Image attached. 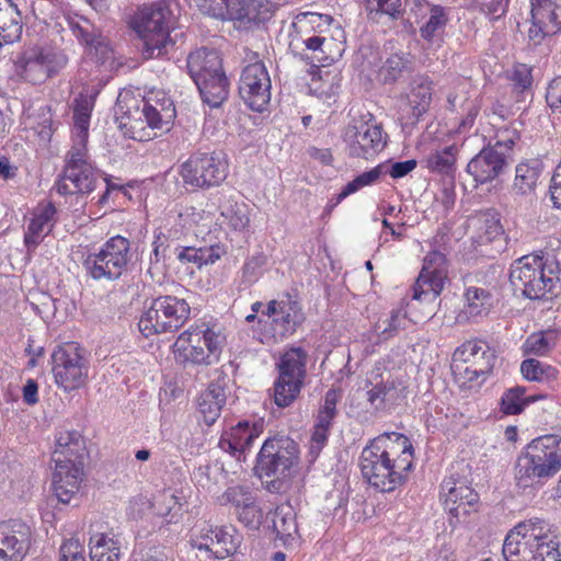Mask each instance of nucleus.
Returning a JSON list of instances; mask_svg holds the SVG:
<instances>
[{
	"label": "nucleus",
	"instance_id": "1",
	"mask_svg": "<svg viewBox=\"0 0 561 561\" xmlns=\"http://www.w3.org/2000/svg\"><path fill=\"white\" fill-rule=\"evenodd\" d=\"M413 458L410 439L401 433L390 432L375 437L362 450L359 467L371 486L390 492L404 483Z\"/></svg>",
	"mask_w": 561,
	"mask_h": 561
},
{
	"label": "nucleus",
	"instance_id": "2",
	"mask_svg": "<svg viewBox=\"0 0 561 561\" xmlns=\"http://www.w3.org/2000/svg\"><path fill=\"white\" fill-rule=\"evenodd\" d=\"M510 282L515 290L529 299H539L561 289V250L528 254L514 261Z\"/></svg>",
	"mask_w": 561,
	"mask_h": 561
},
{
	"label": "nucleus",
	"instance_id": "3",
	"mask_svg": "<svg viewBox=\"0 0 561 561\" xmlns=\"http://www.w3.org/2000/svg\"><path fill=\"white\" fill-rule=\"evenodd\" d=\"M84 457L85 442L78 431L64 430L57 434L53 453V490L59 502L68 504L78 494Z\"/></svg>",
	"mask_w": 561,
	"mask_h": 561
},
{
	"label": "nucleus",
	"instance_id": "4",
	"mask_svg": "<svg viewBox=\"0 0 561 561\" xmlns=\"http://www.w3.org/2000/svg\"><path fill=\"white\" fill-rule=\"evenodd\" d=\"M561 470V437L545 435L531 440L515 463L519 488H533Z\"/></svg>",
	"mask_w": 561,
	"mask_h": 561
},
{
	"label": "nucleus",
	"instance_id": "5",
	"mask_svg": "<svg viewBox=\"0 0 561 561\" xmlns=\"http://www.w3.org/2000/svg\"><path fill=\"white\" fill-rule=\"evenodd\" d=\"M152 99L141 100L142 106L138 105V101L134 98L129 100L118 99L114 115L121 129H125L126 134L134 139L142 140L144 137L151 138L150 134L139 135L142 131L144 123L152 130H169L173 118L175 117V108L170 99H163L162 102L156 101L151 103ZM158 135L153 133L152 137Z\"/></svg>",
	"mask_w": 561,
	"mask_h": 561
},
{
	"label": "nucleus",
	"instance_id": "6",
	"mask_svg": "<svg viewBox=\"0 0 561 561\" xmlns=\"http://www.w3.org/2000/svg\"><path fill=\"white\" fill-rule=\"evenodd\" d=\"M133 27L142 42L145 58L159 57L174 44L171 33L175 31L173 15L163 3H156L139 11Z\"/></svg>",
	"mask_w": 561,
	"mask_h": 561
},
{
	"label": "nucleus",
	"instance_id": "7",
	"mask_svg": "<svg viewBox=\"0 0 561 561\" xmlns=\"http://www.w3.org/2000/svg\"><path fill=\"white\" fill-rule=\"evenodd\" d=\"M298 444L289 437L266 439L257 455L255 470L260 479H266L278 489L282 481L291 477L298 466Z\"/></svg>",
	"mask_w": 561,
	"mask_h": 561
},
{
	"label": "nucleus",
	"instance_id": "8",
	"mask_svg": "<svg viewBox=\"0 0 561 561\" xmlns=\"http://www.w3.org/2000/svg\"><path fill=\"white\" fill-rule=\"evenodd\" d=\"M190 314L191 307L185 299L171 295L159 296L142 312L138 328L146 337L174 332L183 327Z\"/></svg>",
	"mask_w": 561,
	"mask_h": 561
},
{
	"label": "nucleus",
	"instance_id": "9",
	"mask_svg": "<svg viewBox=\"0 0 561 561\" xmlns=\"http://www.w3.org/2000/svg\"><path fill=\"white\" fill-rule=\"evenodd\" d=\"M198 10L221 22H231L238 30H251L265 21L262 0H191Z\"/></svg>",
	"mask_w": 561,
	"mask_h": 561
},
{
	"label": "nucleus",
	"instance_id": "10",
	"mask_svg": "<svg viewBox=\"0 0 561 561\" xmlns=\"http://www.w3.org/2000/svg\"><path fill=\"white\" fill-rule=\"evenodd\" d=\"M130 260V243L115 236L99 252L90 253L83 261L87 273L95 280H115L121 277Z\"/></svg>",
	"mask_w": 561,
	"mask_h": 561
},
{
	"label": "nucleus",
	"instance_id": "11",
	"mask_svg": "<svg viewBox=\"0 0 561 561\" xmlns=\"http://www.w3.org/2000/svg\"><path fill=\"white\" fill-rule=\"evenodd\" d=\"M495 362V355L482 341H467L453 354L451 373L457 382L466 385L489 374Z\"/></svg>",
	"mask_w": 561,
	"mask_h": 561
},
{
	"label": "nucleus",
	"instance_id": "12",
	"mask_svg": "<svg viewBox=\"0 0 561 561\" xmlns=\"http://www.w3.org/2000/svg\"><path fill=\"white\" fill-rule=\"evenodd\" d=\"M53 375L56 383L65 391L84 386L88 379L89 362L84 351L76 343L57 346L51 354Z\"/></svg>",
	"mask_w": 561,
	"mask_h": 561
},
{
	"label": "nucleus",
	"instance_id": "13",
	"mask_svg": "<svg viewBox=\"0 0 561 561\" xmlns=\"http://www.w3.org/2000/svg\"><path fill=\"white\" fill-rule=\"evenodd\" d=\"M98 173L87 157V149L72 146L66 157L62 175L56 184L59 194H89L98 182Z\"/></svg>",
	"mask_w": 561,
	"mask_h": 561
},
{
	"label": "nucleus",
	"instance_id": "14",
	"mask_svg": "<svg viewBox=\"0 0 561 561\" xmlns=\"http://www.w3.org/2000/svg\"><path fill=\"white\" fill-rule=\"evenodd\" d=\"M228 164L217 152H197L181 164L183 183L192 188H209L227 178Z\"/></svg>",
	"mask_w": 561,
	"mask_h": 561
},
{
	"label": "nucleus",
	"instance_id": "15",
	"mask_svg": "<svg viewBox=\"0 0 561 561\" xmlns=\"http://www.w3.org/2000/svg\"><path fill=\"white\" fill-rule=\"evenodd\" d=\"M68 62L64 53L37 46L26 48L15 61L18 73L33 84L43 83L58 73Z\"/></svg>",
	"mask_w": 561,
	"mask_h": 561
},
{
	"label": "nucleus",
	"instance_id": "16",
	"mask_svg": "<svg viewBox=\"0 0 561 561\" xmlns=\"http://www.w3.org/2000/svg\"><path fill=\"white\" fill-rule=\"evenodd\" d=\"M176 343L184 350L186 360L209 366L218 362L225 336L209 328H195L182 332Z\"/></svg>",
	"mask_w": 561,
	"mask_h": 561
},
{
	"label": "nucleus",
	"instance_id": "17",
	"mask_svg": "<svg viewBox=\"0 0 561 561\" xmlns=\"http://www.w3.org/2000/svg\"><path fill=\"white\" fill-rule=\"evenodd\" d=\"M239 94L255 112H263L271 101V78L263 62L245 66L239 81Z\"/></svg>",
	"mask_w": 561,
	"mask_h": 561
},
{
	"label": "nucleus",
	"instance_id": "18",
	"mask_svg": "<svg viewBox=\"0 0 561 561\" xmlns=\"http://www.w3.org/2000/svg\"><path fill=\"white\" fill-rule=\"evenodd\" d=\"M344 137L350 154L365 160L373 159L386 146L382 128L379 125L368 123L348 125Z\"/></svg>",
	"mask_w": 561,
	"mask_h": 561
},
{
	"label": "nucleus",
	"instance_id": "19",
	"mask_svg": "<svg viewBox=\"0 0 561 561\" xmlns=\"http://www.w3.org/2000/svg\"><path fill=\"white\" fill-rule=\"evenodd\" d=\"M31 527L21 519L0 522V561H22L31 546Z\"/></svg>",
	"mask_w": 561,
	"mask_h": 561
},
{
	"label": "nucleus",
	"instance_id": "20",
	"mask_svg": "<svg viewBox=\"0 0 561 561\" xmlns=\"http://www.w3.org/2000/svg\"><path fill=\"white\" fill-rule=\"evenodd\" d=\"M561 30V3L557 0H533L529 38L539 44Z\"/></svg>",
	"mask_w": 561,
	"mask_h": 561
},
{
	"label": "nucleus",
	"instance_id": "21",
	"mask_svg": "<svg viewBox=\"0 0 561 561\" xmlns=\"http://www.w3.org/2000/svg\"><path fill=\"white\" fill-rule=\"evenodd\" d=\"M506 153L502 151L501 144L483 148L467 164V172L477 183H488L500 176L506 167Z\"/></svg>",
	"mask_w": 561,
	"mask_h": 561
},
{
	"label": "nucleus",
	"instance_id": "22",
	"mask_svg": "<svg viewBox=\"0 0 561 561\" xmlns=\"http://www.w3.org/2000/svg\"><path fill=\"white\" fill-rule=\"evenodd\" d=\"M68 26L72 34L88 47L89 54L98 62L104 64L113 58L114 53L110 43L88 19L83 16L70 18L68 19Z\"/></svg>",
	"mask_w": 561,
	"mask_h": 561
},
{
	"label": "nucleus",
	"instance_id": "23",
	"mask_svg": "<svg viewBox=\"0 0 561 561\" xmlns=\"http://www.w3.org/2000/svg\"><path fill=\"white\" fill-rule=\"evenodd\" d=\"M433 82L424 76H416L410 82L409 91L404 95V108L408 119L417 122L425 114L432 103Z\"/></svg>",
	"mask_w": 561,
	"mask_h": 561
},
{
	"label": "nucleus",
	"instance_id": "24",
	"mask_svg": "<svg viewBox=\"0 0 561 561\" xmlns=\"http://www.w3.org/2000/svg\"><path fill=\"white\" fill-rule=\"evenodd\" d=\"M512 531L518 533L519 537L543 550L559 551V541L552 535V527L543 518L531 517L516 525Z\"/></svg>",
	"mask_w": 561,
	"mask_h": 561
},
{
	"label": "nucleus",
	"instance_id": "25",
	"mask_svg": "<svg viewBox=\"0 0 561 561\" xmlns=\"http://www.w3.org/2000/svg\"><path fill=\"white\" fill-rule=\"evenodd\" d=\"M443 488H448L445 494V508L455 517L469 515L476 511L479 501L478 493L463 482H445Z\"/></svg>",
	"mask_w": 561,
	"mask_h": 561
},
{
	"label": "nucleus",
	"instance_id": "26",
	"mask_svg": "<svg viewBox=\"0 0 561 561\" xmlns=\"http://www.w3.org/2000/svg\"><path fill=\"white\" fill-rule=\"evenodd\" d=\"M187 69L194 82L215 77L224 71L221 59L215 49L201 48L187 57Z\"/></svg>",
	"mask_w": 561,
	"mask_h": 561
},
{
	"label": "nucleus",
	"instance_id": "27",
	"mask_svg": "<svg viewBox=\"0 0 561 561\" xmlns=\"http://www.w3.org/2000/svg\"><path fill=\"white\" fill-rule=\"evenodd\" d=\"M23 28L21 11L13 0H0V47L20 39Z\"/></svg>",
	"mask_w": 561,
	"mask_h": 561
},
{
	"label": "nucleus",
	"instance_id": "28",
	"mask_svg": "<svg viewBox=\"0 0 561 561\" xmlns=\"http://www.w3.org/2000/svg\"><path fill=\"white\" fill-rule=\"evenodd\" d=\"M256 437L255 428L250 427L248 422H239L221 436L219 447L241 460L244 451L250 448Z\"/></svg>",
	"mask_w": 561,
	"mask_h": 561
},
{
	"label": "nucleus",
	"instance_id": "29",
	"mask_svg": "<svg viewBox=\"0 0 561 561\" xmlns=\"http://www.w3.org/2000/svg\"><path fill=\"white\" fill-rule=\"evenodd\" d=\"M207 531L211 536L206 535L210 542H206L205 547L209 551H213L219 559H225L233 554L241 543V535L231 525L216 527L215 529L209 528Z\"/></svg>",
	"mask_w": 561,
	"mask_h": 561
},
{
	"label": "nucleus",
	"instance_id": "30",
	"mask_svg": "<svg viewBox=\"0 0 561 561\" xmlns=\"http://www.w3.org/2000/svg\"><path fill=\"white\" fill-rule=\"evenodd\" d=\"M364 5L368 20L374 23L390 27L399 20L405 22L402 0H364Z\"/></svg>",
	"mask_w": 561,
	"mask_h": 561
},
{
	"label": "nucleus",
	"instance_id": "31",
	"mask_svg": "<svg viewBox=\"0 0 561 561\" xmlns=\"http://www.w3.org/2000/svg\"><path fill=\"white\" fill-rule=\"evenodd\" d=\"M307 353L301 347L286 351L277 363L278 377L304 385L306 377Z\"/></svg>",
	"mask_w": 561,
	"mask_h": 561
},
{
	"label": "nucleus",
	"instance_id": "32",
	"mask_svg": "<svg viewBox=\"0 0 561 561\" xmlns=\"http://www.w3.org/2000/svg\"><path fill=\"white\" fill-rule=\"evenodd\" d=\"M447 277L445 255L438 251L430 252L423 261V267L419 274V285L432 282L434 289L443 290L444 282Z\"/></svg>",
	"mask_w": 561,
	"mask_h": 561
},
{
	"label": "nucleus",
	"instance_id": "33",
	"mask_svg": "<svg viewBox=\"0 0 561 561\" xmlns=\"http://www.w3.org/2000/svg\"><path fill=\"white\" fill-rule=\"evenodd\" d=\"M226 403V393L221 386L210 383L198 398V411L207 425H211L219 417Z\"/></svg>",
	"mask_w": 561,
	"mask_h": 561
},
{
	"label": "nucleus",
	"instance_id": "34",
	"mask_svg": "<svg viewBox=\"0 0 561 561\" xmlns=\"http://www.w3.org/2000/svg\"><path fill=\"white\" fill-rule=\"evenodd\" d=\"M469 227L472 229V240L477 245H484L501 239L503 228L500 220L490 214H482L473 218Z\"/></svg>",
	"mask_w": 561,
	"mask_h": 561
},
{
	"label": "nucleus",
	"instance_id": "35",
	"mask_svg": "<svg viewBox=\"0 0 561 561\" xmlns=\"http://www.w3.org/2000/svg\"><path fill=\"white\" fill-rule=\"evenodd\" d=\"M416 7L423 14V16H427V21L420 28V33L422 38L426 41H432L438 33L443 32L447 22L448 14L446 10L436 4H432L427 1H416Z\"/></svg>",
	"mask_w": 561,
	"mask_h": 561
},
{
	"label": "nucleus",
	"instance_id": "36",
	"mask_svg": "<svg viewBox=\"0 0 561 561\" xmlns=\"http://www.w3.org/2000/svg\"><path fill=\"white\" fill-rule=\"evenodd\" d=\"M204 103L218 107L228 96V80L224 71L213 78L195 82Z\"/></svg>",
	"mask_w": 561,
	"mask_h": 561
},
{
	"label": "nucleus",
	"instance_id": "37",
	"mask_svg": "<svg viewBox=\"0 0 561 561\" xmlns=\"http://www.w3.org/2000/svg\"><path fill=\"white\" fill-rule=\"evenodd\" d=\"M304 321V314L297 302L279 305L278 316L273 318L274 335L280 337L293 334Z\"/></svg>",
	"mask_w": 561,
	"mask_h": 561
},
{
	"label": "nucleus",
	"instance_id": "38",
	"mask_svg": "<svg viewBox=\"0 0 561 561\" xmlns=\"http://www.w3.org/2000/svg\"><path fill=\"white\" fill-rule=\"evenodd\" d=\"M304 44L309 50L316 54V58L322 62H331L336 56L341 55L340 45L332 36H327L322 30L318 34L304 39Z\"/></svg>",
	"mask_w": 561,
	"mask_h": 561
},
{
	"label": "nucleus",
	"instance_id": "39",
	"mask_svg": "<svg viewBox=\"0 0 561 561\" xmlns=\"http://www.w3.org/2000/svg\"><path fill=\"white\" fill-rule=\"evenodd\" d=\"M539 164L537 162H522L515 170V179L512 191L516 195H529L534 193L539 179Z\"/></svg>",
	"mask_w": 561,
	"mask_h": 561
},
{
	"label": "nucleus",
	"instance_id": "40",
	"mask_svg": "<svg viewBox=\"0 0 561 561\" xmlns=\"http://www.w3.org/2000/svg\"><path fill=\"white\" fill-rule=\"evenodd\" d=\"M412 69V59L408 53L390 55L379 69L378 76L383 83L396 82L404 72Z\"/></svg>",
	"mask_w": 561,
	"mask_h": 561
},
{
	"label": "nucleus",
	"instance_id": "41",
	"mask_svg": "<svg viewBox=\"0 0 561 561\" xmlns=\"http://www.w3.org/2000/svg\"><path fill=\"white\" fill-rule=\"evenodd\" d=\"M56 213L54 205H46L38 214L34 216L27 227V232L24 237L25 244L36 247L42 237L50 230L53 217Z\"/></svg>",
	"mask_w": 561,
	"mask_h": 561
},
{
	"label": "nucleus",
	"instance_id": "42",
	"mask_svg": "<svg viewBox=\"0 0 561 561\" xmlns=\"http://www.w3.org/2000/svg\"><path fill=\"white\" fill-rule=\"evenodd\" d=\"M90 543L91 561H119L121 545L117 539L99 534L91 538Z\"/></svg>",
	"mask_w": 561,
	"mask_h": 561
},
{
	"label": "nucleus",
	"instance_id": "43",
	"mask_svg": "<svg viewBox=\"0 0 561 561\" xmlns=\"http://www.w3.org/2000/svg\"><path fill=\"white\" fill-rule=\"evenodd\" d=\"M458 154V147L456 145L446 146L431 153L427 157V168L440 174H453Z\"/></svg>",
	"mask_w": 561,
	"mask_h": 561
},
{
	"label": "nucleus",
	"instance_id": "44",
	"mask_svg": "<svg viewBox=\"0 0 561 561\" xmlns=\"http://www.w3.org/2000/svg\"><path fill=\"white\" fill-rule=\"evenodd\" d=\"M399 392L393 381L377 383L368 391V400L377 410H383L396 404Z\"/></svg>",
	"mask_w": 561,
	"mask_h": 561
},
{
	"label": "nucleus",
	"instance_id": "45",
	"mask_svg": "<svg viewBox=\"0 0 561 561\" xmlns=\"http://www.w3.org/2000/svg\"><path fill=\"white\" fill-rule=\"evenodd\" d=\"M466 300V313L472 317L488 314L492 307V295L483 288H468Z\"/></svg>",
	"mask_w": 561,
	"mask_h": 561
},
{
	"label": "nucleus",
	"instance_id": "46",
	"mask_svg": "<svg viewBox=\"0 0 561 561\" xmlns=\"http://www.w3.org/2000/svg\"><path fill=\"white\" fill-rule=\"evenodd\" d=\"M219 247L194 248L187 247L181 249L176 256L181 262H192L201 267L204 264L214 263L219 259Z\"/></svg>",
	"mask_w": 561,
	"mask_h": 561
},
{
	"label": "nucleus",
	"instance_id": "47",
	"mask_svg": "<svg viewBox=\"0 0 561 561\" xmlns=\"http://www.w3.org/2000/svg\"><path fill=\"white\" fill-rule=\"evenodd\" d=\"M528 547L535 546L519 537L518 533L511 530L504 540L502 553L506 561H525Z\"/></svg>",
	"mask_w": 561,
	"mask_h": 561
},
{
	"label": "nucleus",
	"instance_id": "48",
	"mask_svg": "<svg viewBox=\"0 0 561 561\" xmlns=\"http://www.w3.org/2000/svg\"><path fill=\"white\" fill-rule=\"evenodd\" d=\"M302 386L278 377L274 383V402L279 408L289 407L299 396Z\"/></svg>",
	"mask_w": 561,
	"mask_h": 561
},
{
	"label": "nucleus",
	"instance_id": "49",
	"mask_svg": "<svg viewBox=\"0 0 561 561\" xmlns=\"http://www.w3.org/2000/svg\"><path fill=\"white\" fill-rule=\"evenodd\" d=\"M534 397H525L524 387H514L508 389L502 397V410L505 414L515 415L523 411V409L530 402H534Z\"/></svg>",
	"mask_w": 561,
	"mask_h": 561
},
{
	"label": "nucleus",
	"instance_id": "50",
	"mask_svg": "<svg viewBox=\"0 0 561 561\" xmlns=\"http://www.w3.org/2000/svg\"><path fill=\"white\" fill-rule=\"evenodd\" d=\"M273 528L282 540L293 538L297 534L295 515L290 508H276L273 517Z\"/></svg>",
	"mask_w": 561,
	"mask_h": 561
},
{
	"label": "nucleus",
	"instance_id": "51",
	"mask_svg": "<svg viewBox=\"0 0 561 561\" xmlns=\"http://www.w3.org/2000/svg\"><path fill=\"white\" fill-rule=\"evenodd\" d=\"M552 333L537 332L529 335L523 344L524 354L543 356L550 352L554 341Z\"/></svg>",
	"mask_w": 561,
	"mask_h": 561
},
{
	"label": "nucleus",
	"instance_id": "52",
	"mask_svg": "<svg viewBox=\"0 0 561 561\" xmlns=\"http://www.w3.org/2000/svg\"><path fill=\"white\" fill-rule=\"evenodd\" d=\"M221 217L227 220L229 227L236 231H243L250 224L247 206L244 204H234L225 206L221 210Z\"/></svg>",
	"mask_w": 561,
	"mask_h": 561
},
{
	"label": "nucleus",
	"instance_id": "53",
	"mask_svg": "<svg viewBox=\"0 0 561 561\" xmlns=\"http://www.w3.org/2000/svg\"><path fill=\"white\" fill-rule=\"evenodd\" d=\"M381 173V165H378L367 172L359 174L353 181L345 185L342 192L337 195L336 203H340L342 199L355 193L359 188L375 183L379 179Z\"/></svg>",
	"mask_w": 561,
	"mask_h": 561
},
{
	"label": "nucleus",
	"instance_id": "54",
	"mask_svg": "<svg viewBox=\"0 0 561 561\" xmlns=\"http://www.w3.org/2000/svg\"><path fill=\"white\" fill-rule=\"evenodd\" d=\"M221 500L226 503H231L236 511H238L245 505L253 504V501H255L256 497L249 486L234 485L225 491Z\"/></svg>",
	"mask_w": 561,
	"mask_h": 561
},
{
	"label": "nucleus",
	"instance_id": "55",
	"mask_svg": "<svg viewBox=\"0 0 561 561\" xmlns=\"http://www.w3.org/2000/svg\"><path fill=\"white\" fill-rule=\"evenodd\" d=\"M510 80L516 93H523L529 90L533 84L531 68L526 64H516L512 70Z\"/></svg>",
	"mask_w": 561,
	"mask_h": 561
},
{
	"label": "nucleus",
	"instance_id": "56",
	"mask_svg": "<svg viewBox=\"0 0 561 561\" xmlns=\"http://www.w3.org/2000/svg\"><path fill=\"white\" fill-rule=\"evenodd\" d=\"M181 506L179 497L169 491L162 492L154 503L157 514L160 516H171L170 522L181 511Z\"/></svg>",
	"mask_w": 561,
	"mask_h": 561
},
{
	"label": "nucleus",
	"instance_id": "57",
	"mask_svg": "<svg viewBox=\"0 0 561 561\" xmlns=\"http://www.w3.org/2000/svg\"><path fill=\"white\" fill-rule=\"evenodd\" d=\"M236 514L239 522L251 529H257L262 523L263 514L256 503V500L253 501V504L245 505L244 507L236 511Z\"/></svg>",
	"mask_w": 561,
	"mask_h": 561
},
{
	"label": "nucleus",
	"instance_id": "58",
	"mask_svg": "<svg viewBox=\"0 0 561 561\" xmlns=\"http://www.w3.org/2000/svg\"><path fill=\"white\" fill-rule=\"evenodd\" d=\"M405 313L401 310H394L388 320L378 323L377 328L380 330V335L388 339L396 334L400 329L405 327Z\"/></svg>",
	"mask_w": 561,
	"mask_h": 561
},
{
	"label": "nucleus",
	"instance_id": "59",
	"mask_svg": "<svg viewBox=\"0 0 561 561\" xmlns=\"http://www.w3.org/2000/svg\"><path fill=\"white\" fill-rule=\"evenodd\" d=\"M60 561H87L79 539L70 538L60 547Z\"/></svg>",
	"mask_w": 561,
	"mask_h": 561
},
{
	"label": "nucleus",
	"instance_id": "60",
	"mask_svg": "<svg viewBox=\"0 0 561 561\" xmlns=\"http://www.w3.org/2000/svg\"><path fill=\"white\" fill-rule=\"evenodd\" d=\"M90 115L73 114V146L85 148L89 136Z\"/></svg>",
	"mask_w": 561,
	"mask_h": 561
},
{
	"label": "nucleus",
	"instance_id": "61",
	"mask_svg": "<svg viewBox=\"0 0 561 561\" xmlns=\"http://www.w3.org/2000/svg\"><path fill=\"white\" fill-rule=\"evenodd\" d=\"M185 217L187 224H194L196 226V229L194 230L195 236L209 232L213 222L210 213L192 209L191 213H186Z\"/></svg>",
	"mask_w": 561,
	"mask_h": 561
},
{
	"label": "nucleus",
	"instance_id": "62",
	"mask_svg": "<svg viewBox=\"0 0 561 561\" xmlns=\"http://www.w3.org/2000/svg\"><path fill=\"white\" fill-rule=\"evenodd\" d=\"M546 101L552 114L561 116V77L550 81L546 92Z\"/></svg>",
	"mask_w": 561,
	"mask_h": 561
},
{
	"label": "nucleus",
	"instance_id": "63",
	"mask_svg": "<svg viewBox=\"0 0 561 561\" xmlns=\"http://www.w3.org/2000/svg\"><path fill=\"white\" fill-rule=\"evenodd\" d=\"M523 376L530 381H540L546 375L545 366L537 359H525L520 364Z\"/></svg>",
	"mask_w": 561,
	"mask_h": 561
},
{
	"label": "nucleus",
	"instance_id": "64",
	"mask_svg": "<svg viewBox=\"0 0 561 561\" xmlns=\"http://www.w3.org/2000/svg\"><path fill=\"white\" fill-rule=\"evenodd\" d=\"M525 561H561L560 551L543 550L539 546L528 547Z\"/></svg>",
	"mask_w": 561,
	"mask_h": 561
}]
</instances>
